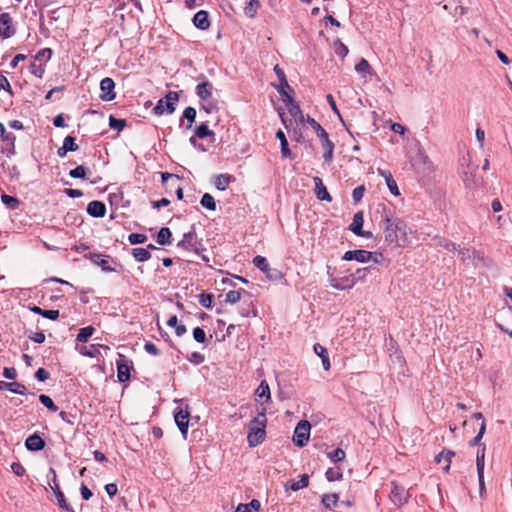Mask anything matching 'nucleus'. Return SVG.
Returning a JSON list of instances; mask_svg holds the SVG:
<instances>
[{"mask_svg": "<svg viewBox=\"0 0 512 512\" xmlns=\"http://www.w3.org/2000/svg\"><path fill=\"white\" fill-rule=\"evenodd\" d=\"M383 234L385 243L391 248H405L411 243V228L403 219L393 215H385Z\"/></svg>", "mask_w": 512, "mask_h": 512, "instance_id": "obj_1", "label": "nucleus"}, {"mask_svg": "<svg viewBox=\"0 0 512 512\" xmlns=\"http://www.w3.org/2000/svg\"><path fill=\"white\" fill-rule=\"evenodd\" d=\"M266 407L263 403L257 406V415L251 420L249 424V431L247 435V442L250 447H256L262 443L266 436Z\"/></svg>", "mask_w": 512, "mask_h": 512, "instance_id": "obj_2", "label": "nucleus"}, {"mask_svg": "<svg viewBox=\"0 0 512 512\" xmlns=\"http://www.w3.org/2000/svg\"><path fill=\"white\" fill-rule=\"evenodd\" d=\"M308 123L313 128L321 142L322 148L325 151L323 155L324 161L326 163H331L333 160L334 143L329 139L326 130L315 119L308 118Z\"/></svg>", "mask_w": 512, "mask_h": 512, "instance_id": "obj_3", "label": "nucleus"}, {"mask_svg": "<svg viewBox=\"0 0 512 512\" xmlns=\"http://www.w3.org/2000/svg\"><path fill=\"white\" fill-rule=\"evenodd\" d=\"M179 100L177 92L170 91L166 94L163 99H160L153 111L156 115H162L163 113L172 114L175 111V105Z\"/></svg>", "mask_w": 512, "mask_h": 512, "instance_id": "obj_4", "label": "nucleus"}, {"mask_svg": "<svg viewBox=\"0 0 512 512\" xmlns=\"http://www.w3.org/2000/svg\"><path fill=\"white\" fill-rule=\"evenodd\" d=\"M412 165L420 172L430 173L435 170V165L422 147H419L412 159Z\"/></svg>", "mask_w": 512, "mask_h": 512, "instance_id": "obj_5", "label": "nucleus"}, {"mask_svg": "<svg viewBox=\"0 0 512 512\" xmlns=\"http://www.w3.org/2000/svg\"><path fill=\"white\" fill-rule=\"evenodd\" d=\"M311 424L307 420H301L295 430L293 435V442L298 447H304L310 437Z\"/></svg>", "mask_w": 512, "mask_h": 512, "instance_id": "obj_6", "label": "nucleus"}, {"mask_svg": "<svg viewBox=\"0 0 512 512\" xmlns=\"http://www.w3.org/2000/svg\"><path fill=\"white\" fill-rule=\"evenodd\" d=\"M391 485L392 488L389 497L392 503L399 507L405 505L408 502V499L410 498L409 491L406 490L405 487L399 485L396 482H392Z\"/></svg>", "mask_w": 512, "mask_h": 512, "instance_id": "obj_7", "label": "nucleus"}, {"mask_svg": "<svg viewBox=\"0 0 512 512\" xmlns=\"http://www.w3.org/2000/svg\"><path fill=\"white\" fill-rule=\"evenodd\" d=\"M373 256H374V252L358 249V250L346 251L344 253L342 259L345 260V261L355 260V261L360 262V263H366V262L371 261Z\"/></svg>", "mask_w": 512, "mask_h": 512, "instance_id": "obj_8", "label": "nucleus"}, {"mask_svg": "<svg viewBox=\"0 0 512 512\" xmlns=\"http://www.w3.org/2000/svg\"><path fill=\"white\" fill-rule=\"evenodd\" d=\"M364 224V216L362 211H358L353 216V221L349 227V229L356 234L357 236L365 237V238H371L372 233L369 231H364L362 229Z\"/></svg>", "mask_w": 512, "mask_h": 512, "instance_id": "obj_9", "label": "nucleus"}, {"mask_svg": "<svg viewBox=\"0 0 512 512\" xmlns=\"http://www.w3.org/2000/svg\"><path fill=\"white\" fill-rule=\"evenodd\" d=\"M330 286L336 290H346L351 289L357 283V279L355 276H346L342 278H335L330 275Z\"/></svg>", "mask_w": 512, "mask_h": 512, "instance_id": "obj_10", "label": "nucleus"}, {"mask_svg": "<svg viewBox=\"0 0 512 512\" xmlns=\"http://www.w3.org/2000/svg\"><path fill=\"white\" fill-rule=\"evenodd\" d=\"M14 33L11 16L8 13L0 14V36L6 39L12 37Z\"/></svg>", "mask_w": 512, "mask_h": 512, "instance_id": "obj_11", "label": "nucleus"}, {"mask_svg": "<svg viewBox=\"0 0 512 512\" xmlns=\"http://www.w3.org/2000/svg\"><path fill=\"white\" fill-rule=\"evenodd\" d=\"M115 83L113 79L106 77L100 82L101 95L100 98L104 101H111L115 98L114 93Z\"/></svg>", "mask_w": 512, "mask_h": 512, "instance_id": "obj_12", "label": "nucleus"}, {"mask_svg": "<svg viewBox=\"0 0 512 512\" xmlns=\"http://www.w3.org/2000/svg\"><path fill=\"white\" fill-rule=\"evenodd\" d=\"M50 473L52 474V481H53V485H51V489L54 491L55 493V496H56V499H57V503L58 505L64 509V510H71L69 504L67 503L65 497H64V494L61 492L60 490V487H59V484L57 483V479H56V472L53 468L50 469Z\"/></svg>", "mask_w": 512, "mask_h": 512, "instance_id": "obj_13", "label": "nucleus"}, {"mask_svg": "<svg viewBox=\"0 0 512 512\" xmlns=\"http://www.w3.org/2000/svg\"><path fill=\"white\" fill-rule=\"evenodd\" d=\"M174 420L184 438H186L189 424V411L180 409L174 415Z\"/></svg>", "mask_w": 512, "mask_h": 512, "instance_id": "obj_14", "label": "nucleus"}, {"mask_svg": "<svg viewBox=\"0 0 512 512\" xmlns=\"http://www.w3.org/2000/svg\"><path fill=\"white\" fill-rule=\"evenodd\" d=\"M255 400L257 402H260L258 406H260L262 403L263 405L270 401L271 399V392L270 387L268 383L263 380L261 381L260 385L255 390Z\"/></svg>", "mask_w": 512, "mask_h": 512, "instance_id": "obj_15", "label": "nucleus"}, {"mask_svg": "<svg viewBox=\"0 0 512 512\" xmlns=\"http://www.w3.org/2000/svg\"><path fill=\"white\" fill-rule=\"evenodd\" d=\"M120 360L117 361V377L120 382H126L130 379V366L123 355H119Z\"/></svg>", "mask_w": 512, "mask_h": 512, "instance_id": "obj_16", "label": "nucleus"}, {"mask_svg": "<svg viewBox=\"0 0 512 512\" xmlns=\"http://www.w3.org/2000/svg\"><path fill=\"white\" fill-rule=\"evenodd\" d=\"M313 182L315 184V194L317 198L321 201H332V197L328 193L326 187L324 186L322 180L320 177L315 176L313 177Z\"/></svg>", "mask_w": 512, "mask_h": 512, "instance_id": "obj_17", "label": "nucleus"}, {"mask_svg": "<svg viewBox=\"0 0 512 512\" xmlns=\"http://www.w3.org/2000/svg\"><path fill=\"white\" fill-rule=\"evenodd\" d=\"M25 446L29 451H40L45 447V442L39 435L33 434L26 439Z\"/></svg>", "mask_w": 512, "mask_h": 512, "instance_id": "obj_18", "label": "nucleus"}, {"mask_svg": "<svg viewBox=\"0 0 512 512\" xmlns=\"http://www.w3.org/2000/svg\"><path fill=\"white\" fill-rule=\"evenodd\" d=\"M0 390H7L19 395H25L27 392V389L23 384L5 381H0Z\"/></svg>", "mask_w": 512, "mask_h": 512, "instance_id": "obj_19", "label": "nucleus"}, {"mask_svg": "<svg viewBox=\"0 0 512 512\" xmlns=\"http://www.w3.org/2000/svg\"><path fill=\"white\" fill-rule=\"evenodd\" d=\"M87 212L93 217H103L106 213V206L101 201H92L87 206Z\"/></svg>", "mask_w": 512, "mask_h": 512, "instance_id": "obj_20", "label": "nucleus"}, {"mask_svg": "<svg viewBox=\"0 0 512 512\" xmlns=\"http://www.w3.org/2000/svg\"><path fill=\"white\" fill-rule=\"evenodd\" d=\"M213 85L209 81H203L196 86V94L201 100H207L211 97Z\"/></svg>", "mask_w": 512, "mask_h": 512, "instance_id": "obj_21", "label": "nucleus"}, {"mask_svg": "<svg viewBox=\"0 0 512 512\" xmlns=\"http://www.w3.org/2000/svg\"><path fill=\"white\" fill-rule=\"evenodd\" d=\"M193 24L201 29L206 30L210 26V21L208 18V13L204 10L198 11L193 18Z\"/></svg>", "mask_w": 512, "mask_h": 512, "instance_id": "obj_22", "label": "nucleus"}, {"mask_svg": "<svg viewBox=\"0 0 512 512\" xmlns=\"http://www.w3.org/2000/svg\"><path fill=\"white\" fill-rule=\"evenodd\" d=\"M455 456V452L452 450H443L435 457V462L441 464L442 462L445 464L443 470L448 472L450 469V463L452 458Z\"/></svg>", "mask_w": 512, "mask_h": 512, "instance_id": "obj_23", "label": "nucleus"}, {"mask_svg": "<svg viewBox=\"0 0 512 512\" xmlns=\"http://www.w3.org/2000/svg\"><path fill=\"white\" fill-rule=\"evenodd\" d=\"M380 174L385 178L386 184L390 192L398 196L400 194L396 181L393 179L391 173L385 170H379Z\"/></svg>", "mask_w": 512, "mask_h": 512, "instance_id": "obj_24", "label": "nucleus"}, {"mask_svg": "<svg viewBox=\"0 0 512 512\" xmlns=\"http://www.w3.org/2000/svg\"><path fill=\"white\" fill-rule=\"evenodd\" d=\"M253 264L258 268L260 269L261 271H263L266 276L268 278H273V276L270 274V266H269V263L267 261V259L263 256H256L254 259H253Z\"/></svg>", "mask_w": 512, "mask_h": 512, "instance_id": "obj_25", "label": "nucleus"}, {"mask_svg": "<svg viewBox=\"0 0 512 512\" xmlns=\"http://www.w3.org/2000/svg\"><path fill=\"white\" fill-rule=\"evenodd\" d=\"M274 87L277 89L278 93L281 95L282 101H290L291 102V93L293 92V89L287 82V85H285L284 82H280L278 85H274Z\"/></svg>", "mask_w": 512, "mask_h": 512, "instance_id": "obj_26", "label": "nucleus"}, {"mask_svg": "<svg viewBox=\"0 0 512 512\" xmlns=\"http://www.w3.org/2000/svg\"><path fill=\"white\" fill-rule=\"evenodd\" d=\"M232 179H233L232 176L228 175V174L217 175L215 177V181H214L215 187L218 190L224 191V190H226V188L228 187V185L230 184Z\"/></svg>", "mask_w": 512, "mask_h": 512, "instance_id": "obj_27", "label": "nucleus"}, {"mask_svg": "<svg viewBox=\"0 0 512 512\" xmlns=\"http://www.w3.org/2000/svg\"><path fill=\"white\" fill-rule=\"evenodd\" d=\"M276 137L279 139L281 144V154L284 158H289L291 156V151L288 146V141L286 136L282 130H278L276 133Z\"/></svg>", "mask_w": 512, "mask_h": 512, "instance_id": "obj_28", "label": "nucleus"}, {"mask_svg": "<svg viewBox=\"0 0 512 512\" xmlns=\"http://www.w3.org/2000/svg\"><path fill=\"white\" fill-rule=\"evenodd\" d=\"M485 445L482 446L481 449L478 450L476 456V467L478 477H481L484 474V466H485Z\"/></svg>", "mask_w": 512, "mask_h": 512, "instance_id": "obj_29", "label": "nucleus"}, {"mask_svg": "<svg viewBox=\"0 0 512 512\" xmlns=\"http://www.w3.org/2000/svg\"><path fill=\"white\" fill-rule=\"evenodd\" d=\"M172 233L169 228L163 227L159 230L157 235V242L160 245H167L171 243Z\"/></svg>", "mask_w": 512, "mask_h": 512, "instance_id": "obj_30", "label": "nucleus"}, {"mask_svg": "<svg viewBox=\"0 0 512 512\" xmlns=\"http://www.w3.org/2000/svg\"><path fill=\"white\" fill-rule=\"evenodd\" d=\"M309 484V477L307 474H303L300 476L299 480H292L289 488L293 491H298L300 489H303L307 487Z\"/></svg>", "mask_w": 512, "mask_h": 512, "instance_id": "obj_31", "label": "nucleus"}, {"mask_svg": "<svg viewBox=\"0 0 512 512\" xmlns=\"http://www.w3.org/2000/svg\"><path fill=\"white\" fill-rule=\"evenodd\" d=\"M260 508V502L253 499L248 504H239L235 512H258Z\"/></svg>", "mask_w": 512, "mask_h": 512, "instance_id": "obj_32", "label": "nucleus"}, {"mask_svg": "<svg viewBox=\"0 0 512 512\" xmlns=\"http://www.w3.org/2000/svg\"><path fill=\"white\" fill-rule=\"evenodd\" d=\"M355 70L357 73L361 74L363 77L367 75H371L372 69L369 62L366 59H361L356 65Z\"/></svg>", "mask_w": 512, "mask_h": 512, "instance_id": "obj_33", "label": "nucleus"}, {"mask_svg": "<svg viewBox=\"0 0 512 512\" xmlns=\"http://www.w3.org/2000/svg\"><path fill=\"white\" fill-rule=\"evenodd\" d=\"M339 497L338 494L332 493V494H324L322 496V504L328 508L332 509L334 508L338 503Z\"/></svg>", "mask_w": 512, "mask_h": 512, "instance_id": "obj_34", "label": "nucleus"}, {"mask_svg": "<svg viewBox=\"0 0 512 512\" xmlns=\"http://www.w3.org/2000/svg\"><path fill=\"white\" fill-rule=\"evenodd\" d=\"M283 102L286 104V106L288 108V112L292 118L296 119L297 117H302L300 107L298 106L297 103H295L293 97H291V102L290 101H283Z\"/></svg>", "mask_w": 512, "mask_h": 512, "instance_id": "obj_35", "label": "nucleus"}, {"mask_svg": "<svg viewBox=\"0 0 512 512\" xmlns=\"http://www.w3.org/2000/svg\"><path fill=\"white\" fill-rule=\"evenodd\" d=\"M134 258L139 262H144L150 259L151 254L146 248H134L132 250Z\"/></svg>", "mask_w": 512, "mask_h": 512, "instance_id": "obj_36", "label": "nucleus"}, {"mask_svg": "<svg viewBox=\"0 0 512 512\" xmlns=\"http://www.w3.org/2000/svg\"><path fill=\"white\" fill-rule=\"evenodd\" d=\"M260 7L259 0H250L244 8L245 15L253 18Z\"/></svg>", "mask_w": 512, "mask_h": 512, "instance_id": "obj_37", "label": "nucleus"}, {"mask_svg": "<svg viewBox=\"0 0 512 512\" xmlns=\"http://www.w3.org/2000/svg\"><path fill=\"white\" fill-rule=\"evenodd\" d=\"M200 204L207 210L214 211L216 209V203L212 195L205 193L200 201Z\"/></svg>", "mask_w": 512, "mask_h": 512, "instance_id": "obj_38", "label": "nucleus"}, {"mask_svg": "<svg viewBox=\"0 0 512 512\" xmlns=\"http://www.w3.org/2000/svg\"><path fill=\"white\" fill-rule=\"evenodd\" d=\"M1 201L6 207H8L9 209H12V210L17 209L19 206V203H20L17 198L7 195V194H3L1 196Z\"/></svg>", "mask_w": 512, "mask_h": 512, "instance_id": "obj_39", "label": "nucleus"}, {"mask_svg": "<svg viewBox=\"0 0 512 512\" xmlns=\"http://www.w3.org/2000/svg\"><path fill=\"white\" fill-rule=\"evenodd\" d=\"M94 333V328L92 326H87L84 328H81L79 330V333L77 335V341L78 342H86L89 337H91Z\"/></svg>", "mask_w": 512, "mask_h": 512, "instance_id": "obj_40", "label": "nucleus"}, {"mask_svg": "<svg viewBox=\"0 0 512 512\" xmlns=\"http://www.w3.org/2000/svg\"><path fill=\"white\" fill-rule=\"evenodd\" d=\"M195 136L203 139L208 136H214V132L210 130L206 124L203 123L196 128Z\"/></svg>", "mask_w": 512, "mask_h": 512, "instance_id": "obj_41", "label": "nucleus"}, {"mask_svg": "<svg viewBox=\"0 0 512 512\" xmlns=\"http://www.w3.org/2000/svg\"><path fill=\"white\" fill-rule=\"evenodd\" d=\"M39 401L41 402V404H43L47 409H49L52 412H56L58 410V407L55 405L53 400L45 394H41L39 396Z\"/></svg>", "mask_w": 512, "mask_h": 512, "instance_id": "obj_42", "label": "nucleus"}, {"mask_svg": "<svg viewBox=\"0 0 512 512\" xmlns=\"http://www.w3.org/2000/svg\"><path fill=\"white\" fill-rule=\"evenodd\" d=\"M125 125H126V121L124 119H118V118H115L114 116L109 117L110 128L117 130V131H121V130H123Z\"/></svg>", "mask_w": 512, "mask_h": 512, "instance_id": "obj_43", "label": "nucleus"}, {"mask_svg": "<svg viewBox=\"0 0 512 512\" xmlns=\"http://www.w3.org/2000/svg\"><path fill=\"white\" fill-rule=\"evenodd\" d=\"M183 117L188 120L187 128H191L192 124L195 122L196 110L193 107L185 108L183 112Z\"/></svg>", "mask_w": 512, "mask_h": 512, "instance_id": "obj_44", "label": "nucleus"}, {"mask_svg": "<svg viewBox=\"0 0 512 512\" xmlns=\"http://www.w3.org/2000/svg\"><path fill=\"white\" fill-rule=\"evenodd\" d=\"M325 475L328 481H336L342 478V472L339 468H329Z\"/></svg>", "mask_w": 512, "mask_h": 512, "instance_id": "obj_45", "label": "nucleus"}, {"mask_svg": "<svg viewBox=\"0 0 512 512\" xmlns=\"http://www.w3.org/2000/svg\"><path fill=\"white\" fill-rule=\"evenodd\" d=\"M345 451L341 448H337L335 449L334 451L328 453V457L333 461V462H340V461H343L345 459Z\"/></svg>", "mask_w": 512, "mask_h": 512, "instance_id": "obj_46", "label": "nucleus"}, {"mask_svg": "<svg viewBox=\"0 0 512 512\" xmlns=\"http://www.w3.org/2000/svg\"><path fill=\"white\" fill-rule=\"evenodd\" d=\"M241 298V293L238 290H231L225 295V302L229 304L237 303Z\"/></svg>", "mask_w": 512, "mask_h": 512, "instance_id": "obj_47", "label": "nucleus"}, {"mask_svg": "<svg viewBox=\"0 0 512 512\" xmlns=\"http://www.w3.org/2000/svg\"><path fill=\"white\" fill-rule=\"evenodd\" d=\"M63 145L68 152H74L79 148L75 142V138L72 136H66L63 140Z\"/></svg>", "mask_w": 512, "mask_h": 512, "instance_id": "obj_48", "label": "nucleus"}, {"mask_svg": "<svg viewBox=\"0 0 512 512\" xmlns=\"http://www.w3.org/2000/svg\"><path fill=\"white\" fill-rule=\"evenodd\" d=\"M128 240L131 244H142L147 240V236L141 233H132L128 236Z\"/></svg>", "mask_w": 512, "mask_h": 512, "instance_id": "obj_49", "label": "nucleus"}, {"mask_svg": "<svg viewBox=\"0 0 512 512\" xmlns=\"http://www.w3.org/2000/svg\"><path fill=\"white\" fill-rule=\"evenodd\" d=\"M335 52L341 57H345L348 54V48L339 39L334 42Z\"/></svg>", "mask_w": 512, "mask_h": 512, "instance_id": "obj_50", "label": "nucleus"}, {"mask_svg": "<svg viewBox=\"0 0 512 512\" xmlns=\"http://www.w3.org/2000/svg\"><path fill=\"white\" fill-rule=\"evenodd\" d=\"M86 175V168L82 165L70 170L69 176L72 178H84Z\"/></svg>", "mask_w": 512, "mask_h": 512, "instance_id": "obj_51", "label": "nucleus"}, {"mask_svg": "<svg viewBox=\"0 0 512 512\" xmlns=\"http://www.w3.org/2000/svg\"><path fill=\"white\" fill-rule=\"evenodd\" d=\"M485 430H486V423L485 421L483 420L482 421V424H481V427L479 429V432L478 434L471 440L470 444L472 446H476V445H479L480 444V441L481 439L483 438V435L485 433Z\"/></svg>", "mask_w": 512, "mask_h": 512, "instance_id": "obj_52", "label": "nucleus"}, {"mask_svg": "<svg viewBox=\"0 0 512 512\" xmlns=\"http://www.w3.org/2000/svg\"><path fill=\"white\" fill-rule=\"evenodd\" d=\"M193 338L198 343H204L205 340H206L205 331L202 328H200V327L194 328V330H193Z\"/></svg>", "mask_w": 512, "mask_h": 512, "instance_id": "obj_53", "label": "nucleus"}, {"mask_svg": "<svg viewBox=\"0 0 512 512\" xmlns=\"http://www.w3.org/2000/svg\"><path fill=\"white\" fill-rule=\"evenodd\" d=\"M52 55V50L49 49V48H44L42 50H40L36 55H35V60L36 61H43V60H49L50 57Z\"/></svg>", "mask_w": 512, "mask_h": 512, "instance_id": "obj_54", "label": "nucleus"}, {"mask_svg": "<svg viewBox=\"0 0 512 512\" xmlns=\"http://www.w3.org/2000/svg\"><path fill=\"white\" fill-rule=\"evenodd\" d=\"M438 246L440 247H443L444 249L446 250H449V251H456L457 250V247H456V244L453 243V242H450L444 238H440L438 240V243H437Z\"/></svg>", "mask_w": 512, "mask_h": 512, "instance_id": "obj_55", "label": "nucleus"}, {"mask_svg": "<svg viewBox=\"0 0 512 512\" xmlns=\"http://www.w3.org/2000/svg\"><path fill=\"white\" fill-rule=\"evenodd\" d=\"M12 472L17 476H23L25 474V468L20 462H13L11 464Z\"/></svg>", "mask_w": 512, "mask_h": 512, "instance_id": "obj_56", "label": "nucleus"}, {"mask_svg": "<svg viewBox=\"0 0 512 512\" xmlns=\"http://www.w3.org/2000/svg\"><path fill=\"white\" fill-rule=\"evenodd\" d=\"M365 187L363 185L356 187L352 192L353 200L357 203L359 202L364 195Z\"/></svg>", "mask_w": 512, "mask_h": 512, "instance_id": "obj_57", "label": "nucleus"}, {"mask_svg": "<svg viewBox=\"0 0 512 512\" xmlns=\"http://www.w3.org/2000/svg\"><path fill=\"white\" fill-rule=\"evenodd\" d=\"M370 269H371V267L359 268L356 270V272L353 276L356 277L357 282L364 281L367 274L369 273Z\"/></svg>", "mask_w": 512, "mask_h": 512, "instance_id": "obj_58", "label": "nucleus"}, {"mask_svg": "<svg viewBox=\"0 0 512 512\" xmlns=\"http://www.w3.org/2000/svg\"><path fill=\"white\" fill-rule=\"evenodd\" d=\"M188 360L195 365H199L204 362V356L199 352H193L188 357Z\"/></svg>", "mask_w": 512, "mask_h": 512, "instance_id": "obj_59", "label": "nucleus"}, {"mask_svg": "<svg viewBox=\"0 0 512 512\" xmlns=\"http://www.w3.org/2000/svg\"><path fill=\"white\" fill-rule=\"evenodd\" d=\"M144 349L147 353L151 354V355H154V356H157L160 354V351L159 349L156 347L155 344H153L152 342H147L145 343L144 345Z\"/></svg>", "mask_w": 512, "mask_h": 512, "instance_id": "obj_60", "label": "nucleus"}, {"mask_svg": "<svg viewBox=\"0 0 512 512\" xmlns=\"http://www.w3.org/2000/svg\"><path fill=\"white\" fill-rule=\"evenodd\" d=\"M50 374L47 370H45L44 368H39L36 373H35V378L38 380V381H46L48 378H49Z\"/></svg>", "mask_w": 512, "mask_h": 512, "instance_id": "obj_61", "label": "nucleus"}, {"mask_svg": "<svg viewBox=\"0 0 512 512\" xmlns=\"http://www.w3.org/2000/svg\"><path fill=\"white\" fill-rule=\"evenodd\" d=\"M30 69H31V72L35 76L40 77V78L43 76L44 71H45V69L42 65H36L35 63L31 64Z\"/></svg>", "mask_w": 512, "mask_h": 512, "instance_id": "obj_62", "label": "nucleus"}, {"mask_svg": "<svg viewBox=\"0 0 512 512\" xmlns=\"http://www.w3.org/2000/svg\"><path fill=\"white\" fill-rule=\"evenodd\" d=\"M314 349V352L320 357V358H324L328 355L327 353V350L325 347H323L322 345H320L319 343H316L313 347Z\"/></svg>", "mask_w": 512, "mask_h": 512, "instance_id": "obj_63", "label": "nucleus"}, {"mask_svg": "<svg viewBox=\"0 0 512 512\" xmlns=\"http://www.w3.org/2000/svg\"><path fill=\"white\" fill-rule=\"evenodd\" d=\"M3 375L7 379H15L17 372L16 369L13 367H5L3 371Z\"/></svg>", "mask_w": 512, "mask_h": 512, "instance_id": "obj_64", "label": "nucleus"}]
</instances>
